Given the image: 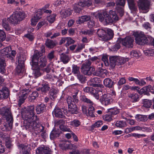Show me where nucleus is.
Masks as SVG:
<instances>
[{"label":"nucleus","mask_w":154,"mask_h":154,"mask_svg":"<svg viewBox=\"0 0 154 154\" xmlns=\"http://www.w3.org/2000/svg\"><path fill=\"white\" fill-rule=\"evenodd\" d=\"M26 17V15L23 12L16 11L9 17L2 20V26L6 30H9L11 29V27L8 24V22L12 24L17 25L23 20Z\"/></svg>","instance_id":"f257e3e1"},{"label":"nucleus","mask_w":154,"mask_h":154,"mask_svg":"<svg viewBox=\"0 0 154 154\" xmlns=\"http://www.w3.org/2000/svg\"><path fill=\"white\" fill-rule=\"evenodd\" d=\"M109 13L104 11L102 13H98L97 14L99 21L104 25H107L112 23L113 20L116 21L119 20V17L115 11L110 10Z\"/></svg>","instance_id":"f03ea898"},{"label":"nucleus","mask_w":154,"mask_h":154,"mask_svg":"<svg viewBox=\"0 0 154 154\" xmlns=\"http://www.w3.org/2000/svg\"><path fill=\"white\" fill-rule=\"evenodd\" d=\"M35 114H32L25 112L22 114L23 117L24 119V124L25 127L27 130H31L38 123V118Z\"/></svg>","instance_id":"7ed1b4c3"},{"label":"nucleus","mask_w":154,"mask_h":154,"mask_svg":"<svg viewBox=\"0 0 154 154\" xmlns=\"http://www.w3.org/2000/svg\"><path fill=\"white\" fill-rule=\"evenodd\" d=\"M133 35L135 37L136 42L139 45L147 44L154 46V38L150 36L146 37L142 32H135Z\"/></svg>","instance_id":"20e7f679"},{"label":"nucleus","mask_w":154,"mask_h":154,"mask_svg":"<svg viewBox=\"0 0 154 154\" xmlns=\"http://www.w3.org/2000/svg\"><path fill=\"white\" fill-rule=\"evenodd\" d=\"M42 54L38 50H35L33 56L32 57L31 64L33 67L42 68L45 66L47 64L46 59L45 56L41 57Z\"/></svg>","instance_id":"39448f33"},{"label":"nucleus","mask_w":154,"mask_h":154,"mask_svg":"<svg viewBox=\"0 0 154 154\" xmlns=\"http://www.w3.org/2000/svg\"><path fill=\"white\" fill-rule=\"evenodd\" d=\"M0 112L1 114L5 116L8 124H4V126L5 129L9 127L11 128L12 127L13 119L10 110L9 108L6 107H3L0 109Z\"/></svg>","instance_id":"423d86ee"},{"label":"nucleus","mask_w":154,"mask_h":154,"mask_svg":"<svg viewBox=\"0 0 154 154\" xmlns=\"http://www.w3.org/2000/svg\"><path fill=\"white\" fill-rule=\"evenodd\" d=\"M99 39L103 41H106L111 39L113 37V31L110 29L107 30L98 29L97 32Z\"/></svg>","instance_id":"0eeeda50"},{"label":"nucleus","mask_w":154,"mask_h":154,"mask_svg":"<svg viewBox=\"0 0 154 154\" xmlns=\"http://www.w3.org/2000/svg\"><path fill=\"white\" fill-rule=\"evenodd\" d=\"M45 127L41 125L37 124L34 127H33V128H32L31 130H29L30 131H34L35 132L32 133V134L34 136H36L37 134L41 133V136L43 138H46L47 135V133L44 130Z\"/></svg>","instance_id":"6e6552de"},{"label":"nucleus","mask_w":154,"mask_h":154,"mask_svg":"<svg viewBox=\"0 0 154 154\" xmlns=\"http://www.w3.org/2000/svg\"><path fill=\"white\" fill-rule=\"evenodd\" d=\"M26 60V57L25 56L21 55L17 57L18 65L16 68V71L18 74L22 72L23 71L24 67V62Z\"/></svg>","instance_id":"1a4fd4ad"},{"label":"nucleus","mask_w":154,"mask_h":154,"mask_svg":"<svg viewBox=\"0 0 154 154\" xmlns=\"http://www.w3.org/2000/svg\"><path fill=\"white\" fill-rule=\"evenodd\" d=\"M118 41L127 48H132L133 46L134 39L133 38L131 37L127 36L124 38H119Z\"/></svg>","instance_id":"9d476101"},{"label":"nucleus","mask_w":154,"mask_h":154,"mask_svg":"<svg viewBox=\"0 0 154 154\" xmlns=\"http://www.w3.org/2000/svg\"><path fill=\"white\" fill-rule=\"evenodd\" d=\"M92 4L91 0H87L79 2L78 4H75L74 5V9L75 12L79 13L81 10V7H88Z\"/></svg>","instance_id":"9b49d317"},{"label":"nucleus","mask_w":154,"mask_h":154,"mask_svg":"<svg viewBox=\"0 0 154 154\" xmlns=\"http://www.w3.org/2000/svg\"><path fill=\"white\" fill-rule=\"evenodd\" d=\"M138 4L140 9L147 11L149 9L150 0H139Z\"/></svg>","instance_id":"f8f14e48"},{"label":"nucleus","mask_w":154,"mask_h":154,"mask_svg":"<svg viewBox=\"0 0 154 154\" xmlns=\"http://www.w3.org/2000/svg\"><path fill=\"white\" fill-rule=\"evenodd\" d=\"M109 94H104L100 98V100L102 104L105 106L110 104L112 99Z\"/></svg>","instance_id":"ddd939ff"},{"label":"nucleus","mask_w":154,"mask_h":154,"mask_svg":"<svg viewBox=\"0 0 154 154\" xmlns=\"http://www.w3.org/2000/svg\"><path fill=\"white\" fill-rule=\"evenodd\" d=\"M97 89L92 87H86L83 88V91L84 92L89 93L93 95L96 99L98 100L99 96L98 94V91H99L98 88Z\"/></svg>","instance_id":"4468645a"},{"label":"nucleus","mask_w":154,"mask_h":154,"mask_svg":"<svg viewBox=\"0 0 154 154\" xmlns=\"http://www.w3.org/2000/svg\"><path fill=\"white\" fill-rule=\"evenodd\" d=\"M36 152V154H51L52 152L49 147L43 146L38 148Z\"/></svg>","instance_id":"2eb2a0df"},{"label":"nucleus","mask_w":154,"mask_h":154,"mask_svg":"<svg viewBox=\"0 0 154 154\" xmlns=\"http://www.w3.org/2000/svg\"><path fill=\"white\" fill-rule=\"evenodd\" d=\"M23 93H25L23 94L22 95L19 96V99L18 103V105L20 107L22 104L23 103L26 99L27 96V93L30 92V91L28 89H24Z\"/></svg>","instance_id":"dca6fc26"},{"label":"nucleus","mask_w":154,"mask_h":154,"mask_svg":"<svg viewBox=\"0 0 154 154\" xmlns=\"http://www.w3.org/2000/svg\"><path fill=\"white\" fill-rule=\"evenodd\" d=\"M11 51V48L10 46L6 47L1 51V53L2 56H6L7 57H9L11 60L13 58L11 56L10 52Z\"/></svg>","instance_id":"f3484780"},{"label":"nucleus","mask_w":154,"mask_h":154,"mask_svg":"<svg viewBox=\"0 0 154 154\" xmlns=\"http://www.w3.org/2000/svg\"><path fill=\"white\" fill-rule=\"evenodd\" d=\"M10 92L8 88L3 87L2 90H0V100H3L8 98Z\"/></svg>","instance_id":"a211bd4d"},{"label":"nucleus","mask_w":154,"mask_h":154,"mask_svg":"<svg viewBox=\"0 0 154 154\" xmlns=\"http://www.w3.org/2000/svg\"><path fill=\"white\" fill-rule=\"evenodd\" d=\"M18 147L21 152L23 154H29L30 149L29 146L26 145L20 144L18 145Z\"/></svg>","instance_id":"6ab92c4d"},{"label":"nucleus","mask_w":154,"mask_h":154,"mask_svg":"<svg viewBox=\"0 0 154 154\" xmlns=\"http://www.w3.org/2000/svg\"><path fill=\"white\" fill-rule=\"evenodd\" d=\"M6 64L5 58L2 57H0V73L4 74L6 71L5 67Z\"/></svg>","instance_id":"aec40b11"},{"label":"nucleus","mask_w":154,"mask_h":154,"mask_svg":"<svg viewBox=\"0 0 154 154\" xmlns=\"http://www.w3.org/2000/svg\"><path fill=\"white\" fill-rule=\"evenodd\" d=\"M61 133L60 131L58 129H53L50 134V139L51 140H53L58 137Z\"/></svg>","instance_id":"412c9836"},{"label":"nucleus","mask_w":154,"mask_h":154,"mask_svg":"<svg viewBox=\"0 0 154 154\" xmlns=\"http://www.w3.org/2000/svg\"><path fill=\"white\" fill-rule=\"evenodd\" d=\"M54 112L55 116L59 118H63L65 117L63 111L59 108L56 107L54 109Z\"/></svg>","instance_id":"4be33fe9"},{"label":"nucleus","mask_w":154,"mask_h":154,"mask_svg":"<svg viewBox=\"0 0 154 154\" xmlns=\"http://www.w3.org/2000/svg\"><path fill=\"white\" fill-rule=\"evenodd\" d=\"M82 72L85 75H90L91 74L92 72L95 70L94 67H91V68L89 69L86 68V67H82L81 68Z\"/></svg>","instance_id":"5701e85b"},{"label":"nucleus","mask_w":154,"mask_h":154,"mask_svg":"<svg viewBox=\"0 0 154 154\" xmlns=\"http://www.w3.org/2000/svg\"><path fill=\"white\" fill-rule=\"evenodd\" d=\"M36 111L37 114L43 112L46 109V106L43 103L37 105L36 108Z\"/></svg>","instance_id":"b1692460"},{"label":"nucleus","mask_w":154,"mask_h":154,"mask_svg":"<svg viewBox=\"0 0 154 154\" xmlns=\"http://www.w3.org/2000/svg\"><path fill=\"white\" fill-rule=\"evenodd\" d=\"M72 13L71 10L69 8L64 9L61 11L60 14L61 17L63 18H65L70 15Z\"/></svg>","instance_id":"393cba45"},{"label":"nucleus","mask_w":154,"mask_h":154,"mask_svg":"<svg viewBox=\"0 0 154 154\" xmlns=\"http://www.w3.org/2000/svg\"><path fill=\"white\" fill-rule=\"evenodd\" d=\"M103 85L106 87L112 88L114 85V82L109 78H106L104 79Z\"/></svg>","instance_id":"a878e982"},{"label":"nucleus","mask_w":154,"mask_h":154,"mask_svg":"<svg viewBox=\"0 0 154 154\" xmlns=\"http://www.w3.org/2000/svg\"><path fill=\"white\" fill-rule=\"evenodd\" d=\"M91 17L89 15H84L79 17L78 20L76 21L77 24H80L83 23L85 21H87L90 20Z\"/></svg>","instance_id":"bb28decb"},{"label":"nucleus","mask_w":154,"mask_h":154,"mask_svg":"<svg viewBox=\"0 0 154 154\" xmlns=\"http://www.w3.org/2000/svg\"><path fill=\"white\" fill-rule=\"evenodd\" d=\"M50 88L49 84L48 83H45L42 85V87L41 88H39L38 90L45 94L48 92Z\"/></svg>","instance_id":"cd10ccee"},{"label":"nucleus","mask_w":154,"mask_h":154,"mask_svg":"<svg viewBox=\"0 0 154 154\" xmlns=\"http://www.w3.org/2000/svg\"><path fill=\"white\" fill-rule=\"evenodd\" d=\"M117 56H112L109 57V66L112 68H114L116 65V61Z\"/></svg>","instance_id":"c85d7f7f"},{"label":"nucleus","mask_w":154,"mask_h":154,"mask_svg":"<svg viewBox=\"0 0 154 154\" xmlns=\"http://www.w3.org/2000/svg\"><path fill=\"white\" fill-rule=\"evenodd\" d=\"M128 97L133 103L137 102L139 100V95L137 94H130Z\"/></svg>","instance_id":"c756f323"},{"label":"nucleus","mask_w":154,"mask_h":154,"mask_svg":"<svg viewBox=\"0 0 154 154\" xmlns=\"http://www.w3.org/2000/svg\"><path fill=\"white\" fill-rule=\"evenodd\" d=\"M128 61L127 58H125L123 57L117 56L116 65L118 66L124 64Z\"/></svg>","instance_id":"7c9ffc66"},{"label":"nucleus","mask_w":154,"mask_h":154,"mask_svg":"<svg viewBox=\"0 0 154 154\" xmlns=\"http://www.w3.org/2000/svg\"><path fill=\"white\" fill-rule=\"evenodd\" d=\"M58 91L57 89L54 88H52L50 91V98L52 100H54L57 97L56 95L57 94Z\"/></svg>","instance_id":"2f4dec72"},{"label":"nucleus","mask_w":154,"mask_h":154,"mask_svg":"<svg viewBox=\"0 0 154 154\" xmlns=\"http://www.w3.org/2000/svg\"><path fill=\"white\" fill-rule=\"evenodd\" d=\"M38 96V94L37 91H34L29 96V100L30 102H33Z\"/></svg>","instance_id":"473e14b6"},{"label":"nucleus","mask_w":154,"mask_h":154,"mask_svg":"<svg viewBox=\"0 0 154 154\" xmlns=\"http://www.w3.org/2000/svg\"><path fill=\"white\" fill-rule=\"evenodd\" d=\"M45 45L48 48H51L54 47L56 45V44L53 41L47 39L45 42Z\"/></svg>","instance_id":"72a5a7b5"},{"label":"nucleus","mask_w":154,"mask_h":154,"mask_svg":"<svg viewBox=\"0 0 154 154\" xmlns=\"http://www.w3.org/2000/svg\"><path fill=\"white\" fill-rule=\"evenodd\" d=\"M128 6L130 9L132 11H135L137 10L134 0H128Z\"/></svg>","instance_id":"f704fd0d"},{"label":"nucleus","mask_w":154,"mask_h":154,"mask_svg":"<svg viewBox=\"0 0 154 154\" xmlns=\"http://www.w3.org/2000/svg\"><path fill=\"white\" fill-rule=\"evenodd\" d=\"M60 58L61 60L64 64L67 63L70 59L68 55L64 53L61 54Z\"/></svg>","instance_id":"c9c22d12"},{"label":"nucleus","mask_w":154,"mask_h":154,"mask_svg":"<svg viewBox=\"0 0 154 154\" xmlns=\"http://www.w3.org/2000/svg\"><path fill=\"white\" fill-rule=\"evenodd\" d=\"M80 68L79 66L73 64L72 66V73L75 75L79 74L80 72Z\"/></svg>","instance_id":"e433bc0d"},{"label":"nucleus","mask_w":154,"mask_h":154,"mask_svg":"<svg viewBox=\"0 0 154 154\" xmlns=\"http://www.w3.org/2000/svg\"><path fill=\"white\" fill-rule=\"evenodd\" d=\"M80 100L84 103H86L90 104H92L93 102L85 95H82L80 97Z\"/></svg>","instance_id":"4c0bfd02"},{"label":"nucleus","mask_w":154,"mask_h":154,"mask_svg":"<svg viewBox=\"0 0 154 154\" xmlns=\"http://www.w3.org/2000/svg\"><path fill=\"white\" fill-rule=\"evenodd\" d=\"M32 67V69L34 70L33 72L35 77L36 78L40 76L41 74L40 71V67Z\"/></svg>","instance_id":"58836bf2"},{"label":"nucleus","mask_w":154,"mask_h":154,"mask_svg":"<svg viewBox=\"0 0 154 154\" xmlns=\"http://www.w3.org/2000/svg\"><path fill=\"white\" fill-rule=\"evenodd\" d=\"M69 111L72 114H77L78 113L77 108L75 104L68 107Z\"/></svg>","instance_id":"ea45409f"},{"label":"nucleus","mask_w":154,"mask_h":154,"mask_svg":"<svg viewBox=\"0 0 154 154\" xmlns=\"http://www.w3.org/2000/svg\"><path fill=\"white\" fill-rule=\"evenodd\" d=\"M135 118L136 120L139 122H144L147 120V118L146 116L140 115H136L135 116Z\"/></svg>","instance_id":"a19ab883"},{"label":"nucleus","mask_w":154,"mask_h":154,"mask_svg":"<svg viewBox=\"0 0 154 154\" xmlns=\"http://www.w3.org/2000/svg\"><path fill=\"white\" fill-rule=\"evenodd\" d=\"M81 123L79 120L77 119H74L70 122V125L75 128H76L80 126Z\"/></svg>","instance_id":"79ce46f5"},{"label":"nucleus","mask_w":154,"mask_h":154,"mask_svg":"<svg viewBox=\"0 0 154 154\" xmlns=\"http://www.w3.org/2000/svg\"><path fill=\"white\" fill-rule=\"evenodd\" d=\"M143 106L146 108H149L152 105L151 100L147 99L143 100Z\"/></svg>","instance_id":"37998d69"},{"label":"nucleus","mask_w":154,"mask_h":154,"mask_svg":"<svg viewBox=\"0 0 154 154\" xmlns=\"http://www.w3.org/2000/svg\"><path fill=\"white\" fill-rule=\"evenodd\" d=\"M108 111L109 114L111 115H116L119 113V110L116 107L108 109Z\"/></svg>","instance_id":"c03bdc74"},{"label":"nucleus","mask_w":154,"mask_h":154,"mask_svg":"<svg viewBox=\"0 0 154 154\" xmlns=\"http://www.w3.org/2000/svg\"><path fill=\"white\" fill-rule=\"evenodd\" d=\"M95 112V109L92 106H90L88 109V115L91 117H95L94 113Z\"/></svg>","instance_id":"a18cd8bd"},{"label":"nucleus","mask_w":154,"mask_h":154,"mask_svg":"<svg viewBox=\"0 0 154 154\" xmlns=\"http://www.w3.org/2000/svg\"><path fill=\"white\" fill-rule=\"evenodd\" d=\"M25 112L35 114L34 106L30 105L28 106L26 108Z\"/></svg>","instance_id":"49530a36"},{"label":"nucleus","mask_w":154,"mask_h":154,"mask_svg":"<svg viewBox=\"0 0 154 154\" xmlns=\"http://www.w3.org/2000/svg\"><path fill=\"white\" fill-rule=\"evenodd\" d=\"M88 84L90 86L93 87H99L101 88L103 86V85L100 84L95 83L93 80V79H91L88 82Z\"/></svg>","instance_id":"de8ad7c7"},{"label":"nucleus","mask_w":154,"mask_h":154,"mask_svg":"<svg viewBox=\"0 0 154 154\" xmlns=\"http://www.w3.org/2000/svg\"><path fill=\"white\" fill-rule=\"evenodd\" d=\"M91 61L89 60H86L85 62L82 64V67H86L87 68H91V67H94L93 66H91Z\"/></svg>","instance_id":"09e8293b"},{"label":"nucleus","mask_w":154,"mask_h":154,"mask_svg":"<svg viewBox=\"0 0 154 154\" xmlns=\"http://www.w3.org/2000/svg\"><path fill=\"white\" fill-rule=\"evenodd\" d=\"M116 127L119 128H122L127 126L125 122L123 121H117L116 122Z\"/></svg>","instance_id":"8fccbe9b"},{"label":"nucleus","mask_w":154,"mask_h":154,"mask_svg":"<svg viewBox=\"0 0 154 154\" xmlns=\"http://www.w3.org/2000/svg\"><path fill=\"white\" fill-rule=\"evenodd\" d=\"M145 54L148 56H153L154 55V50L148 49L144 51Z\"/></svg>","instance_id":"3c124183"},{"label":"nucleus","mask_w":154,"mask_h":154,"mask_svg":"<svg viewBox=\"0 0 154 154\" xmlns=\"http://www.w3.org/2000/svg\"><path fill=\"white\" fill-rule=\"evenodd\" d=\"M56 16V14H53L49 16H48L47 20L50 23H52L55 20Z\"/></svg>","instance_id":"603ef678"},{"label":"nucleus","mask_w":154,"mask_h":154,"mask_svg":"<svg viewBox=\"0 0 154 154\" xmlns=\"http://www.w3.org/2000/svg\"><path fill=\"white\" fill-rule=\"evenodd\" d=\"M69 142L68 141H62L60 144V146L63 149H67L69 144Z\"/></svg>","instance_id":"864d4df0"},{"label":"nucleus","mask_w":154,"mask_h":154,"mask_svg":"<svg viewBox=\"0 0 154 154\" xmlns=\"http://www.w3.org/2000/svg\"><path fill=\"white\" fill-rule=\"evenodd\" d=\"M76 75L77 76V79L81 83H83L85 82L86 81V78L84 76L81 74L80 72Z\"/></svg>","instance_id":"5fc2aeb1"},{"label":"nucleus","mask_w":154,"mask_h":154,"mask_svg":"<svg viewBox=\"0 0 154 154\" xmlns=\"http://www.w3.org/2000/svg\"><path fill=\"white\" fill-rule=\"evenodd\" d=\"M68 105V107H71L72 105L75 104L73 101V99L70 96H68L66 99Z\"/></svg>","instance_id":"6e6d98bb"},{"label":"nucleus","mask_w":154,"mask_h":154,"mask_svg":"<svg viewBox=\"0 0 154 154\" xmlns=\"http://www.w3.org/2000/svg\"><path fill=\"white\" fill-rule=\"evenodd\" d=\"M102 60L104 62L106 66H109V63L108 62V56L107 55H103L102 57Z\"/></svg>","instance_id":"4d7b16f0"},{"label":"nucleus","mask_w":154,"mask_h":154,"mask_svg":"<svg viewBox=\"0 0 154 154\" xmlns=\"http://www.w3.org/2000/svg\"><path fill=\"white\" fill-rule=\"evenodd\" d=\"M149 85L145 86L140 89V94H141L143 93L146 94L149 92Z\"/></svg>","instance_id":"13d9d810"},{"label":"nucleus","mask_w":154,"mask_h":154,"mask_svg":"<svg viewBox=\"0 0 154 154\" xmlns=\"http://www.w3.org/2000/svg\"><path fill=\"white\" fill-rule=\"evenodd\" d=\"M140 55V54L139 52H137L135 50L132 51L130 53V56L131 57H138Z\"/></svg>","instance_id":"bf43d9fd"},{"label":"nucleus","mask_w":154,"mask_h":154,"mask_svg":"<svg viewBox=\"0 0 154 154\" xmlns=\"http://www.w3.org/2000/svg\"><path fill=\"white\" fill-rule=\"evenodd\" d=\"M6 38L5 32L2 30L0 29V42H2L5 40Z\"/></svg>","instance_id":"052dcab7"},{"label":"nucleus","mask_w":154,"mask_h":154,"mask_svg":"<svg viewBox=\"0 0 154 154\" xmlns=\"http://www.w3.org/2000/svg\"><path fill=\"white\" fill-rule=\"evenodd\" d=\"M59 128L61 130L63 131L71 132L70 129L67 126L64 125H61L60 126H59Z\"/></svg>","instance_id":"680f3d73"},{"label":"nucleus","mask_w":154,"mask_h":154,"mask_svg":"<svg viewBox=\"0 0 154 154\" xmlns=\"http://www.w3.org/2000/svg\"><path fill=\"white\" fill-rule=\"evenodd\" d=\"M93 31L92 29L86 30L81 31V33L84 35H92L93 33Z\"/></svg>","instance_id":"e2e57ef3"},{"label":"nucleus","mask_w":154,"mask_h":154,"mask_svg":"<svg viewBox=\"0 0 154 154\" xmlns=\"http://www.w3.org/2000/svg\"><path fill=\"white\" fill-rule=\"evenodd\" d=\"M75 42V41L70 37H67V42L65 45L66 46H68L69 45L72 44H73Z\"/></svg>","instance_id":"0e129e2a"},{"label":"nucleus","mask_w":154,"mask_h":154,"mask_svg":"<svg viewBox=\"0 0 154 154\" xmlns=\"http://www.w3.org/2000/svg\"><path fill=\"white\" fill-rule=\"evenodd\" d=\"M48 25V23L45 21H42L39 22L38 24L37 27L38 29L40 28L42 26H45Z\"/></svg>","instance_id":"69168bd1"},{"label":"nucleus","mask_w":154,"mask_h":154,"mask_svg":"<svg viewBox=\"0 0 154 154\" xmlns=\"http://www.w3.org/2000/svg\"><path fill=\"white\" fill-rule=\"evenodd\" d=\"M85 45L84 44H80L79 45L75 51V53H78L80 52L82 50L85 48Z\"/></svg>","instance_id":"338daca9"},{"label":"nucleus","mask_w":154,"mask_h":154,"mask_svg":"<svg viewBox=\"0 0 154 154\" xmlns=\"http://www.w3.org/2000/svg\"><path fill=\"white\" fill-rule=\"evenodd\" d=\"M65 121L63 119H60L59 120L56 121L55 122V124L56 125H63L65 124Z\"/></svg>","instance_id":"774afa93"}]
</instances>
